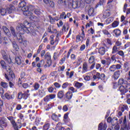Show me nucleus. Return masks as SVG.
Here are the masks:
<instances>
[{
	"label": "nucleus",
	"mask_w": 130,
	"mask_h": 130,
	"mask_svg": "<svg viewBox=\"0 0 130 130\" xmlns=\"http://www.w3.org/2000/svg\"><path fill=\"white\" fill-rule=\"evenodd\" d=\"M62 31H64V32H68L69 31V24L65 23L64 24L62 28Z\"/></svg>",
	"instance_id": "c85d7f7f"
},
{
	"label": "nucleus",
	"mask_w": 130,
	"mask_h": 130,
	"mask_svg": "<svg viewBox=\"0 0 130 130\" xmlns=\"http://www.w3.org/2000/svg\"><path fill=\"white\" fill-rule=\"evenodd\" d=\"M23 96H25V93H22V92H19V93H18V99H22V98H23Z\"/></svg>",
	"instance_id": "bf43d9fd"
},
{
	"label": "nucleus",
	"mask_w": 130,
	"mask_h": 130,
	"mask_svg": "<svg viewBox=\"0 0 130 130\" xmlns=\"http://www.w3.org/2000/svg\"><path fill=\"white\" fill-rule=\"evenodd\" d=\"M73 0H64L63 4L65 6H70V4L73 3Z\"/></svg>",
	"instance_id": "f704fd0d"
},
{
	"label": "nucleus",
	"mask_w": 130,
	"mask_h": 130,
	"mask_svg": "<svg viewBox=\"0 0 130 130\" xmlns=\"http://www.w3.org/2000/svg\"><path fill=\"white\" fill-rule=\"evenodd\" d=\"M3 29L4 30V32H5V33H6V34H8V33H9V32H10V30H9V28H8L6 26H3Z\"/></svg>",
	"instance_id": "3c124183"
},
{
	"label": "nucleus",
	"mask_w": 130,
	"mask_h": 130,
	"mask_svg": "<svg viewBox=\"0 0 130 130\" xmlns=\"http://www.w3.org/2000/svg\"><path fill=\"white\" fill-rule=\"evenodd\" d=\"M33 87L34 88V90H35V91H37V90L40 88V84H39L38 83H35L34 84Z\"/></svg>",
	"instance_id": "473e14b6"
},
{
	"label": "nucleus",
	"mask_w": 130,
	"mask_h": 130,
	"mask_svg": "<svg viewBox=\"0 0 130 130\" xmlns=\"http://www.w3.org/2000/svg\"><path fill=\"white\" fill-rule=\"evenodd\" d=\"M44 64V60H42L41 61V63H38L37 64V67L38 68H41V67H43Z\"/></svg>",
	"instance_id": "09e8293b"
},
{
	"label": "nucleus",
	"mask_w": 130,
	"mask_h": 130,
	"mask_svg": "<svg viewBox=\"0 0 130 130\" xmlns=\"http://www.w3.org/2000/svg\"><path fill=\"white\" fill-rule=\"evenodd\" d=\"M27 4L26 3V2L25 1H21L20 3H19L18 5L19 8H22L23 7H25Z\"/></svg>",
	"instance_id": "72a5a7b5"
},
{
	"label": "nucleus",
	"mask_w": 130,
	"mask_h": 130,
	"mask_svg": "<svg viewBox=\"0 0 130 130\" xmlns=\"http://www.w3.org/2000/svg\"><path fill=\"white\" fill-rule=\"evenodd\" d=\"M39 97L42 98L45 95H46L45 91L44 89L39 90L38 91Z\"/></svg>",
	"instance_id": "412c9836"
},
{
	"label": "nucleus",
	"mask_w": 130,
	"mask_h": 130,
	"mask_svg": "<svg viewBox=\"0 0 130 130\" xmlns=\"http://www.w3.org/2000/svg\"><path fill=\"white\" fill-rule=\"evenodd\" d=\"M35 14H36V15H37L38 16L39 15H41V11H40V9H37L35 10Z\"/></svg>",
	"instance_id": "4d7b16f0"
},
{
	"label": "nucleus",
	"mask_w": 130,
	"mask_h": 130,
	"mask_svg": "<svg viewBox=\"0 0 130 130\" xmlns=\"http://www.w3.org/2000/svg\"><path fill=\"white\" fill-rule=\"evenodd\" d=\"M119 90L122 95H124L125 93H127V91H128L126 87H124V85L120 86L119 87Z\"/></svg>",
	"instance_id": "9b49d317"
},
{
	"label": "nucleus",
	"mask_w": 130,
	"mask_h": 130,
	"mask_svg": "<svg viewBox=\"0 0 130 130\" xmlns=\"http://www.w3.org/2000/svg\"><path fill=\"white\" fill-rule=\"evenodd\" d=\"M3 43L4 45H7V44H8V39H7V38L5 37L4 38Z\"/></svg>",
	"instance_id": "69168bd1"
},
{
	"label": "nucleus",
	"mask_w": 130,
	"mask_h": 130,
	"mask_svg": "<svg viewBox=\"0 0 130 130\" xmlns=\"http://www.w3.org/2000/svg\"><path fill=\"white\" fill-rule=\"evenodd\" d=\"M113 33L116 37H118V36H120V34H121V30L119 29H115L113 30Z\"/></svg>",
	"instance_id": "4be33fe9"
},
{
	"label": "nucleus",
	"mask_w": 130,
	"mask_h": 130,
	"mask_svg": "<svg viewBox=\"0 0 130 130\" xmlns=\"http://www.w3.org/2000/svg\"><path fill=\"white\" fill-rule=\"evenodd\" d=\"M53 58L55 60L58 58V53L57 52H54L53 54Z\"/></svg>",
	"instance_id": "680f3d73"
},
{
	"label": "nucleus",
	"mask_w": 130,
	"mask_h": 130,
	"mask_svg": "<svg viewBox=\"0 0 130 130\" xmlns=\"http://www.w3.org/2000/svg\"><path fill=\"white\" fill-rule=\"evenodd\" d=\"M103 34H104L105 35H107L108 37H111V34H110V33H109V32H108V30H106V29H104L102 31Z\"/></svg>",
	"instance_id": "ea45409f"
},
{
	"label": "nucleus",
	"mask_w": 130,
	"mask_h": 130,
	"mask_svg": "<svg viewBox=\"0 0 130 130\" xmlns=\"http://www.w3.org/2000/svg\"><path fill=\"white\" fill-rule=\"evenodd\" d=\"M15 62L18 65L21 64V63H22V57L20 56H16L15 57Z\"/></svg>",
	"instance_id": "b1692460"
},
{
	"label": "nucleus",
	"mask_w": 130,
	"mask_h": 130,
	"mask_svg": "<svg viewBox=\"0 0 130 130\" xmlns=\"http://www.w3.org/2000/svg\"><path fill=\"white\" fill-rule=\"evenodd\" d=\"M125 84V81L123 78H120L118 80V85H123Z\"/></svg>",
	"instance_id": "a18cd8bd"
},
{
	"label": "nucleus",
	"mask_w": 130,
	"mask_h": 130,
	"mask_svg": "<svg viewBox=\"0 0 130 130\" xmlns=\"http://www.w3.org/2000/svg\"><path fill=\"white\" fill-rule=\"evenodd\" d=\"M100 73H96L95 74H94L93 77H92V79H93V80H100Z\"/></svg>",
	"instance_id": "7c9ffc66"
},
{
	"label": "nucleus",
	"mask_w": 130,
	"mask_h": 130,
	"mask_svg": "<svg viewBox=\"0 0 130 130\" xmlns=\"http://www.w3.org/2000/svg\"><path fill=\"white\" fill-rule=\"evenodd\" d=\"M51 57L50 56V54L49 52H47L45 55V59H47L48 60V62H50V63H51Z\"/></svg>",
	"instance_id": "a878e982"
},
{
	"label": "nucleus",
	"mask_w": 130,
	"mask_h": 130,
	"mask_svg": "<svg viewBox=\"0 0 130 130\" xmlns=\"http://www.w3.org/2000/svg\"><path fill=\"white\" fill-rule=\"evenodd\" d=\"M69 85H70V84H69V83L68 82L64 83L62 85V89H66L68 87V86H69Z\"/></svg>",
	"instance_id": "e2e57ef3"
},
{
	"label": "nucleus",
	"mask_w": 130,
	"mask_h": 130,
	"mask_svg": "<svg viewBox=\"0 0 130 130\" xmlns=\"http://www.w3.org/2000/svg\"><path fill=\"white\" fill-rule=\"evenodd\" d=\"M2 56L3 57V59H4L5 60H6V61H8L9 63H11V62H12V60L10 57V55H7V53H6V51H2Z\"/></svg>",
	"instance_id": "1a4fd4ad"
},
{
	"label": "nucleus",
	"mask_w": 130,
	"mask_h": 130,
	"mask_svg": "<svg viewBox=\"0 0 130 130\" xmlns=\"http://www.w3.org/2000/svg\"><path fill=\"white\" fill-rule=\"evenodd\" d=\"M107 128V124L106 123H104L103 125V123L101 122L99 124L98 130H106Z\"/></svg>",
	"instance_id": "ddd939ff"
},
{
	"label": "nucleus",
	"mask_w": 130,
	"mask_h": 130,
	"mask_svg": "<svg viewBox=\"0 0 130 130\" xmlns=\"http://www.w3.org/2000/svg\"><path fill=\"white\" fill-rule=\"evenodd\" d=\"M0 13L2 16H6V14H7V10L3 7H0Z\"/></svg>",
	"instance_id": "cd10ccee"
},
{
	"label": "nucleus",
	"mask_w": 130,
	"mask_h": 130,
	"mask_svg": "<svg viewBox=\"0 0 130 130\" xmlns=\"http://www.w3.org/2000/svg\"><path fill=\"white\" fill-rule=\"evenodd\" d=\"M50 98H49V95H47L44 98V101L45 102H49V101H50Z\"/></svg>",
	"instance_id": "6e6d98bb"
},
{
	"label": "nucleus",
	"mask_w": 130,
	"mask_h": 130,
	"mask_svg": "<svg viewBox=\"0 0 130 130\" xmlns=\"http://www.w3.org/2000/svg\"><path fill=\"white\" fill-rule=\"evenodd\" d=\"M1 86L3 87V88H8V83L7 82H1Z\"/></svg>",
	"instance_id": "13d9d810"
},
{
	"label": "nucleus",
	"mask_w": 130,
	"mask_h": 130,
	"mask_svg": "<svg viewBox=\"0 0 130 130\" xmlns=\"http://www.w3.org/2000/svg\"><path fill=\"white\" fill-rule=\"evenodd\" d=\"M106 52V49H105V47H101L99 49V53L101 55H104Z\"/></svg>",
	"instance_id": "a211bd4d"
},
{
	"label": "nucleus",
	"mask_w": 130,
	"mask_h": 130,
	"mask_svg": "<svg viewBox=\"0 0 130 130\" xmlns=\"http://www.w3.org/2000/svg\"><path fill=\"white\" fill-rule=\"evenodd\" d=\"M119 76H120V71L118 70L114 73L112 78L114 80H117L119 78Z\"/></svg>",
	"instance_id": "4468645a"
},
{
	"label": "nucleus",
	"mask_w": 130,
	"mask_h": 130,
	"mask_svg": "<svg viewBox=\"0 0 130 130\" xmlns=\"http://www.w3.org/2000/svg\"><path fill=\"white\" fill-rule=\"evenodd\" d=\"M72 4V8L73 9H77V8H80V9H83L84 7H85V2H82L80 3L74 2V0L73 1Z\"/></svg>",
	"instance_id": "20e7f679"
},
{
	"label": "nucleus",
	"mask_w": 130,
	"mask_h": 130,
	"mask_svg": "<svg viewBox=\"0 0 130 130\" xmlns=\"http://www.w3.org/2000/svg\"><path fill=\"white\" fill-rule=\"evenodd\" d=\"M5 97L7 100H11V99H14L15 98L14 94H10L8 93H5V96H2V99H5Z\"/></svg>",
	"instance_id": "f8f14e48"
},
{
	"label": "nucleus",
	"mask_w": 130,
	"mask_h": 130,
	"mask_svg": "<svg viewBox=\"0 0 130 130\" xmlns=\"http://www.w3.org/2000/svg\"><path fill=\"white\" fill-rule=\"evenodd\" d=\"M83 85L84 83H80L78 81H75L74 83V86L75 88H77V89H80L81 87H83Z\"/></svg>",
	"instance_id": "dca6fc26"
},
{
	"label": "nucleus",
	"mask_w": 130,
	"mask_h": 130,
	"mask_svg": "<svg viewBox=\"0 0 130 130\" xmlns=\"http://www.w3.org/2000/svg\"><path fill=\"white\" fill-rule=\"evenodd\" d=\"M104 17H109L110 16V11L109 10H106L103 13Z\"/></svg>",
	"instance_id": "58836bf2"
},
{
	"label": "nucleus",
	"mask_w": 130,
	"mask_h": 130,
	"mask_svg": "<svg viewBox=\"0 0 130 130\" xmlns=\"http://www.w3.org/2000/svg\"><path fill=\"white\" fill-rule=\"evenodd\" d=\"M0 63L2 68L6 70L7 72V73L5 74L6 79L8 80V81H12L13 79L15 78V74L13 73V71L11 69V67H10V66H6V62L3 60L1 61Z\"/></svg>",
	"instance_id": "f03ea898"
},
{
	"label": "nucleus",
	"mask_w": 130,
	"mask_h": 130,
	"mask_svg": "<svg viewBox=\"0 0 130 130\" xmlns=\"http://www.w3.org/2000/svg\"><path fill=\"white\" fill-rule=\"evenodd\" d=\"M116 52H117V47L114 46L112 50V54H115Z\"/></svg>",
	"instance_id": "c03bdc74"
},
{
	"label": "nucleus",
	"mask_w": 130,
	"mask_h": 130,
	"mask_svg": "<svg viewBox=\"0 0 130 130\" xmlns=\"http://www.w3.org/2000/svg\"><path fill=\"white\" fill-rule=\"evenodd\" d=\"M64 95V91L60 90L58 91L57 94V97L59 99H62V98H63Z\"/></svg>",
	"instance_id": "5701e85b"
},
{
	"label": "nucleus",
	"mask_w": 130,
	"mask_h": 130,
	"mask_svg": "<svg viewBox=\"0 0 130 130\" xmlns=\"http://www.w3.org/2000/svg\"><path fill=\"white\" fill-rule=\"evenodd\" d=\"M118 22L117 21H114L112 24V26L113 28H116L117 26H118Z\"/></svg>",
	"instance_id": "5fc2aeb1"
},
{
	"label": "nucleus",
	"mask_w": 130,
	"mask_h": 130,
	"mask_svg": "<svg viewBox=\"0 0 130 130\" xmlns=\"http://www.w3.org/2000/svg\"><path fill=\"white\" fill-rule=\"evenodd\" d=\"M93 14H94V8H90L88 10V16H93Z\"/></svg>",
	"instance_id": "e433bc0d"
},
{
	"label": "nucleus",
	"mask_w": 130,
	"mask_h": 130,
	"mask_svg": "<svg viewBox=\"0 0 130 130\" xmlns=\"http://www.w3.org/2000/svg\"><path fill=\"white\" fill-rule=\"evenodd\" d=\"M44 4L46 5H50L51 8H53L54 7V3L51 0H43Z\"/></svg>",
	"instance_id": "aec40b11"
},
{
	"label": "nucleus",
	"mask_w": 130,
	"mask_h": 130,
	"mask_svg": "<svg viewBox=\"0 0 130 130\" xmlns=\"http://www.w3.org/2000/svg\"><path fill=\"white\" fill-rule=\"evenodd\" d=\"M7 11H8L9 14H11V13H12V12H13V11L15 10V7H14L12 5H10L9 7H8V8H7Z\"/></svg>",
	"instance_id": "bb28decb"
},
{
	"label": "nucleus",
	"mask_w": 130,
	"mask_h": 130,
	"mask_svg": "<svg viewBox=\"0 0 130 130\" xmlns=\"http://www.w3.org/2000/svg\"><path fill=\"white\" fill-rule=\"evenodd\" d=\"M114 20V18L112 17H110L107 19H106V22L107 24H110V23H112L113 21Z\"/></svg>",
	"instance_id": "2f4dec72"
},
{
	"label": "nucleus",
	"mask_w": 130,
	"mask_h": 130,
	"mask_svg": "<svg viewBox=\"0 0 130 130\" xmlns=\"http://www.w3.org/2000/svg\"><path fill=\"white\" fill-rule=\"evenodd\" d=\"M60 127H61V123H58L55 128V130H60Z\"/></svg>",
	"instance_id": "864d4df0"
},
{
	"label": "nucleus",
	"mask_w": 130,
	"mask_h": 130,
	"mask_svg": "<svg viewBox=\"0 0 130 130\" xmlns=\"http://www.w3.org/2000/svg\"><path fill=\"white\" fill-rule=\"evenodd\" d=\"M49 126H50V124L48 123H46L43 126V129L48 130L49 128Z\"/></svg>",
	"instance_id": "49530a36"
},
{
	"label": "nucleus",
	"mask_w": 130,
	"mask_h": 130,
	"mask_svg": "<svg viewBox=\"0 0 130 130\" xmlns=\"http://www.w3.org/2000/svg\"><path fill=\"white\" fill-rule=\"evenodd\" d=\"M71 59L72 60H75L76 57V55L74 54H72L70 56Z\"/></svg>",
	"instance_id": "338daca9"
},
{
	"label": "nucleus",
	"mask_w": 130,
	"mask_h": 130,
	"mask_svg": "<svg viewBox=\"0 0 130 130\" xmlns=\"http://www.w3.org/2000/svg\"><path fill=\"white\" fill-rule=\"evenodd\" d=\"M88 62L90 64H91L90 67V69L93 70L94 68H95L96 64V62H95V57H94V56H91L88 59Z\"/></svg>",
	"instance_id": "0eeeda50"
},
{
	"label": "nucleus",
	"mask_w": 130,
	"mask_h": 130,
	"mask_svg": "<svg viewBox=\"0 0 130 130\" xmlns=\"http://www.w3.org/2000/svg\"><path fill=\"white\" fill-rule=\"evenodd\" d=\"M118 54L120 56H122V57H124V53L122 51H119L118 52Z\"/></svg>",
	"instance_id": "0e129e2a"
},
{
	"label": "nucleus",
	"mask_w": 130,
	"mask_h": 130,
	"mask_svg": "<svg viewBox=\"0 0 130 130\" xmlns=\"http://www.w3.org/2000/svg\"><path fill=\"white\" fill-rule=\"evenodd\" d=\"M84 39H85V32L84 30H82L81 34L77 36L76 42H80L81 41V42H83Z\"/></svg>",
	"instance_id": "6e6552de"
},
{
	"label": "nucleus",
	"mask_w": 130,
	"mask_h": 130,
	"mask_svg": "<svg viewBox=\"0 0 130 130\" xmlns=\"http://www.w3.org/2000/svg\"><path fill=\"white\" fill-rule=\"evenodd\" d=\"M123 124L125 128H127V122H126V116H124Z\"/></svg>",
	"instance_id": "c9c22d12"
},
{
	"label": "nucleus",
	"mask_w": 130,
	"mask_h": 130,
	"mask_svg": "<svg viewBox=\"0 0 130 130\" xmlns=\"http://www.w3.org/2000/svg\"><path fill=\"white\" fill-rule=\"evenodd\" d=\"M49 40L51 45H54V44H55V45H57V44H58V40H59V38L57 37L55 39H54V36L51 35L50 36Z\"/></svg>",
	"instance_id": "39448f33"
},
{
	"label": "nucleus",
	"mask_w": 130,
	"mask_h": 130,
	"mask_svg": "<svg viewBox=\"0 0 130 130\" xmlns=\"http://www.w3.org/2000/svg\"><path fill=\"white\" fill-rule=\"evenodd\" d=\"M8 119H9V120H10L11 121V122L14 127H15V126H18V123H16L15 120H14L13 117H12V116L8 117Z\"/></svg>",
	"instance_id": "f3484780"
},
{
	"label": "nucleus",
	"mask_w": 130,
	"mask_h": 130,
	"mask_svg": "<svg viewBox=\"0 0 130 130\" xmlns=\"http://www.w3.org/2000/svg\"><path fill=\"white\" fill-rule=\"evenodd\" d=\"M73 98V92L71 91H68L66 93V98L68 99V100H71Z\"/></svg>",
	"instance_id": "393cba45"
},
{
	"label": "nucleus",
	"mask_w": 130,
	"mask_h": 130,
	"mask_svg": "<svg viewBox=\"0 0 130 130\" xmlns=\"http://www.w3.org/2000/svg\"><path fill=\"white\" fill-rule=\"evenodd\" d=\"M128 109V107L127 106L124 105L121 108V110L122 112L124 111V110H127Z\"/></svg>",
	"instance_id": "de8ad7c7"
},
{
	"label": "nucleus",
	"mask_w": 130,
	"mask_h": 130,
	"mask_svg": "<svg viewBox=\"0 0 130 130\" xmlns=\"http://www.w3.org/2000/svg\"><path fill=\"white\" fill-rule=\"evenodd\" d=\"M105 78V74H100V79L101 80H104V79Z\"/></svg>",
	"instance_id": "774afa93"
},
{
	"label": "nucleus",
	"mask_w": 130,
	"mask_h": 130,
	"mask_svg": "<svg viewBox=\"0 0 130 130\" xmlns=\"http://www.w3.org/2000/svg\"><path fill=\"white\" fill-rule=\"evenodd\" d=\"M16 29L18 31H19V35L17 36L16 35V31H15V28L13 27H10V31L14 37H17L18 41L19 43H23V45H26L27 43V41L23 40L22 36L23 34H25V32L27 34L30 33L32 35H35V31L33 29V27L30 28V23L27 21H25L23 24L22 23H19Z\"/></svg>",
	"instance_id": "f257e3e1"
},
{
	"label": "nucleus",
	"mask_w": 130,
	"mask_h": 130,
	"mask_svg": "<svg viewBox=\"0 0 130 130\" xmlns=\"http://www.w3.org/2000/svg\"><path fill=\"white\" fill-rule=\"evenodd\" d=\"M82 74L85 73H87L88 72V64L86 62L83 63V67H82Z\"/></svg>",
	"instance_id": "6ab92c4d"
},
{
	"label": "nucleus",
	"mask_w": 130,
	"mask_h": 130,
	"mask_svg": "<svg viewBox=\"0 0 130 130\" xmlns=\"http://www.w3.org/2000/svg\"><path fill=\"white\" fill-rule=\"evenodd\" d=\"M119 128H120V125L118 123L112 126V130H119Z\"/></svg>",
	"instance_id": "c756f323"
},
{
	"label": "nucleus",
	"mask_w": 130,
	"mask_h": 130,
	"mask_svg": "<svg viewBox=\"0 0 130 130\" xmlns=\"http://www.w3.org/2000/svg\"><path fill=\"white\" fill-rule=\"evenodd\" d=\"M122 44V43H121V41L119 39H118V40H117L116 41L115 43V46H116V47H117V46H121V45Z\"/></svg>",
	"instance_id": "37998d69"
},
{
	"label": "nucleus",
	"mask_w": 130,
	"mask_h": 130,
	"mask_svg": "<svg viewBox=\"0 0 130 130\" xmlns=\"http://www.w3.org/2000/svg\"><path fill=\"white\" fill-rule=\"evenodd\" d=\"M61 115L60 114H59L58 115H56V114H53L51 116L52 119L53 120H54V121H59V117H60Z\"/></svg>",
	"instance_id": "2eb2a0df"
},
{
	"label": "nucleus",
	"mask_w": 130,
	"mask_h": 130,
	"mask_svg": "<svg viewBox=\"0 0 130 130\" xmlns=\"http://www.w3.org/2000/svg\"><path fill=\"white\" fill-rule=\"evenodd\" d=\"M0 125H1L3 128H5V127L8 126V123L6 121V118L4 117L0 118Z\"/></svg>",
	"instance_id": "9d476101"
},
{
	"label": "nucleus",
	"mask_w": 130,
	"mask_h": 130,
	"mask_svg": "<svg viewBox=\"0 0 130 130\" xmlns=\"http://www.w3.org/2000/svg\"><path fill=\"white\" fill-rule=\"evenodd\" d=\"M60 17H71V13H68L66 15V12H62L60 15Z\"/></svg>",
	"instance_id": "a19ab883"
},
{
	"label": "nucleus",
	"mask_w": 130,
	"mask_h": 130,
	"mask_svg": "<svg viewBox=\"0 0 130 130\" xmlns=\"http://www.w3.org/2000/svg\"><path fill=\"white\" fill-rule=\"evenodd\" d=\"M64 121L65 122H68L69 121V114L66 113L64 115Z\"/></svg>",
	"instance_id": "8fccbe9b"
},
{
	"label": "nucleus",
	"mask_w": 130,
	"mask_h": 130,
	"mask_svg": "<svg viewBox=\"0 0 130 130\" xmlns=\"http://www.w3.org/2000/svg\"><path fill=\"white\" fill-rule=\"evenodd\" d=\"M12 45L13 46V48H14V49L16 50V51H18V50H19V46H18L17 43H15V42H13Z\"/></svg>",
	"instance_id": "4c0bfd02"
},
{
	"label": "nucleus",
	"mask_w": 130,
	"mask_h": 130,
	"mask_svg": "<svg viewBox=\"0 0 130 130\" xmlns=\"http://www.w3.org/2000/svg\"><path fill=\"white\" fill-rule=\"evenodd\" d=\"M122 66L121 65L119 64H117L116 65L115 64H113L110 66L109 70L110 72H111L112 73H114V72H115L116 70H120L121 69Z\"/></svg>",
	"instance_id": "423d86ee"
},
{
	"label": "nucleus",
	"mask_w": 130,
	"mask_h": 130,
	"mask_svg": "<svg viewBox=\"0 0 130 130\" xmlns=\"http://www.w3.org/2000/svg\"><path fill=\"white\" fill-rule=\"evenodd\" d=\"M121 22H123V25H126L128 22L127 20H125V17H121Z\"/></svg>",
	"instance_id": "79ce46f5"
},
{
	"label": "nucleus",
	"mask_w": 130,
	"mask_h": 130,
	"mask_svg": "<svg viewBox=\"0 0 130 130\" xmlns=\"http://www.w3.org/2000/svg\"><path fill=\"white\" fill-rule=\"evenodd\" d=\"M53 85L55 87V88H57V89H59V88L61 87V85H60V84L57 82L54 83Z\"/></svg>",
	"instance_id": "603ef678"
},
{
	"label": "nucleus",
	"mask_w": 130,
	"mask_h": 130,
	"mask_svg": "<svg viewBox=\"0 0 130 130\" xmlns=\"http://www.w3.org/2000/svg\"><path fill=\"white\" fill-rule=\"evenodd\" d=\"M26 76V74L24 72H22L20 74V79L21 80H25V77Z\"/></svg>",
	"instance_id": "052dcab7"
},
{
	"label": "nucleus",
	"mask_w": 130,
	"mask_h": 130,
	"mask_svg": "<svg viewBox=\"0 0 130 130\" xmlns=\"http://www.w3.org/2000/svg\"><path fill=\"white\" fill-rule=\"evenodd\" d=\"M21 11H22L23 15L24 16H26L27 17H34V15H33V13L29 11L28 6L25 5L21 8Z\"/></svg>",
	"instance_id": "7ed1b4c3"
}]
</instances>
